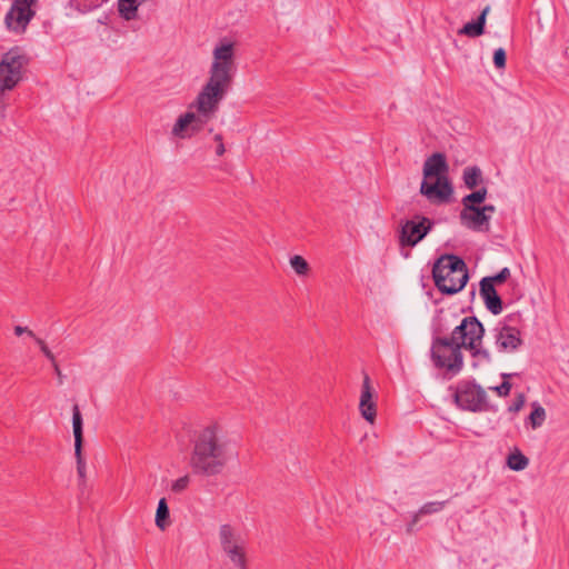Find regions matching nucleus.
Masks as SVG:
<instances>
[{
    "label": "nucleus",
    "mask_w": 569,
    "mask_h": 569,
    "mask_svg": "<svg viewBox=\"0 0 569 569\" xmlns=\"http://www.w3.org/2000/svg\"><path fill=\"white\" fill-rule=\"evenodd\" d=\"M493 63L498 69H503L506 67V51L503 48H498L495 50Z\"/></svg>",
    "instance_id": "nucleus-30"
},
{
    "label": "nucleus",
    "mask_w": 569,
    "mask_h": 569,
    "mask_svg": "<svg viewBox=\"0 0 569 569\" xmlns=\"http://www.w3.org/2000/svg\"><path fill=\"white\" fill-rule=\"evenodd\" d=\"M290 266L298 276H306L309 271V263L298 254L290 258Z\"/></svg>",
    "instance_id": "nucleus-28"
},
{
    "label": "nucleus",
    "mask_w": 569,
    "mask_h": 569,
    "mask_svg": "<svg viewBox=\"0 0 569 569\" xmlns=\"http://www.w3.org/2000/svg\"><path fill=\"white\" fill-rule=\"evenodd\" d=\"M213 139L217 142L216 154L219 156V157L223 156L224 152H226V148H224V144L222 142V136L221 134H216Z\"/></svg>",
    "instance_id": "nucleus-35"
},
{
    "label": "nucleus",
    "mask_w": 569,
    "mask_h": 569,
    "mask_svg": "<svg viewBox=\"0 0 569 569\" xmlns=\"http://www.w3.org/2000/svg\"><path fill=\"white\" fill-rule=\"evenodd\" d=\"M234 455V442L228 430L219 423H210L196 433L190 467L198 475L218 476Z\"/></svg>",
    "instance_id": "nucleus-1"
},
{
    "label": "nucleus",
    "mask_w": 569,
    "mask_h": 569,
    "mask_svg": "<svg viewBox=\"0 0 569 569\" xmlns=\"http://www.w3.org/2000/svg\"><path fill=\"white\" fill-rule=\"evenodd\" d=\"M453 189L448 177L423 179L420 193L431 203H446L450 200Z\"/></svg>",
    "instance_id": "nucleus-13"
},
{
    "label": "nucleus",
    "mask_w": 569,
    "mask_h": 569,
    "mask_svg": "<svg viewBox=\"0 0 569 569\" xmlns=\"http://www.w3.org/2000/svg\"><path fill=\"white\" fill-rule=\"evenodd\" d=\"M190 480H191V478H190L189 475H184V476L176 479L170 485V491L172 493H181V492H183L189 487Z\"/></svg>",
    "instance_id": "nucleus-29"
},
{
    "label": "nucleus",
    "mask_w": 569,
    "mask_h": 569,
    "mask_svg": "<svg viewBox=\"0 0 569 569\" xmlns=\"http://www.w3.org/2000/svg\"><path fill=\"white\" fill-rule=\"evenodd\" d=\"M487 197V189L481 188L477 191H473L467 196H465L461 200L462 207L471 206L479 207L478 204L482 203Z\"/></svg>",
    "instance_id": "nucleus-27"
},
{
    "label": "nucleus",
    "mask_w": 569,
    "mask_h": 569,
    "mask_svg": "<svg viewBox=\"0 0 569 569\" xmlns=\"http://www.w3.org/2000/svg\"><path fill=\"white\" fill-rule=\"evenodd\" d=\"M432 222L428 218H419L406 221L401 227L400 243L413 247L421 241L431 229Z\"/></svg>",
    "instance_id": "nucleus-14"
},
{
    "label": "nucleus",
    "mask_w": 569,
    "mask_h": 569,
    "mask_svg": "<svg viewBox=\"0 0 569 569\" xmlns=\"http://www.w3.org/2000/svg\"><path fill=\"white\" fill-rule=\"evenodd\" d=\"M236 72V42L222 38L213 47L208 79L230 87Z\"/></svg>",
    "instance_id": "nucleus-3"
},
{
    "label": "nucleus",
    "mask_w": 569,
    "mask_h": 569,
    "mask_svg": "<svg viewBox=\"0 0 569 569\" xmlns=\"http://www.w3.org/2000/svg\"><path fill=\"white\" fill-rule=\"evenodd\" d=\"M496 211L495 206L483 207H462L459 218L460 222L467 229L476 232H488L490 230V219Z\"/></svg>",
    "instance_id": "nucleus-11"
},
{
    "label": "nucleus",
    "mask_w": 569,
    "mask_h": 569,
    "mask_svg": "<svg viewBox=\"0 0 569 569\" xmlns=\"http://www.w3.org/2000/svg\"><path fill=\"white\" fill-rule=\"evenodd\" d=\"M13 330L17 336L27 335L28 337H30L32 339L36 338V335L33 333V331L30 330L28 327L16 326Z\"/></svg>",
    "instance_id": "nucleus-36"
},
{
    "label": "nucleus",
    "mask_w": 569,
    "mask_h": 569,
    "mask_svg": "<svg viewBox=\"0 0 569 569\" xmlns=\"http://www.w3.org/2000/svg\"><path fill=\"white\" fill-rule=\"evenodd\" d=\"M532 411L528 417V421L532 429L540 428L546 420V410L539 402L531 405Z\"/></svg>",
    "instance_id": "nucleus-25"
},
{
    "label": "nucleus",
    "mask_w": 569,
    "mask_h": 569,
    "mask_svg": "<svg viewBox=\"0 0 569 569\" xmlns=\"http://www.w3.org/2000/svg\"><path fill=\"white\" fill-rule=\"evenodd\" d=\"M500 397H506L511 390V385L508 381H503L500 386L491 388Z\"/></svg>",
    "instance_id": "nucleus-33"
},
{
    "label": "nucleus",
    "mask_w": 569,
    "mask_h": 569,
    "mask_svg": "<svg viewBox=\"0 0 569 569\" xmlns=\"http://www.w3.org/2000/svg\"><path fill=\"white\" fill-rule=\"evenodd\" d=\"M489 12V7H486L476 21L466 23L460 30V34L471 38L481 36L485 32L486 17Z\"/></svg>",
    "instance_id": "nucleus-20"
},
{
    "label": "nucleus",
    "mask_w": 569,
    "mask_h": 569,
    "mask_svg": "<svg viewBox=\"0 0 569 569\" xmlns=\"http://www.w3.org/2000/svg\"><path fill=\"white\" fill-rule=\"evenodd\" d=\"M72 430L74 437V456L77 460V472L81 480L86 479V462L82 458V416L77 405L72 408Z\"/></svg>",
    "instance_id": "nucleus-16"
},
{
    "label": "nucleus",
    "mask_w": 569,
    "mask_h": 569,
    "mask_svg": "<svg viewBox=\"0 0 569 569\" xmlns=\"http://www.w3.org/2000/svg\"><path fill=\"white\" fill-rule=\"evenodd\" d=\"M525 402H526V398L522 393H519L515 401L512 402V405L509 407V411L511 412H518L522 409V407L525 406Z\"/></svg>",
    "instance_id": "nucleus-32"
},
{
    "label": "nucleus",
    "mask_w": 569,
    "mask_h": 569,
    "mask_svg": "<svg viewBox=\"0 0 569 569\" xmlns=\"http://www.w3.org/2000/svg\"><path fill=\"white\" fill-rule=\"evenodd\" d=\"M206 123L194 111L189 109L178 117L172 126L171 136L177 139H189L199 132Z\"/></svg>",
    "instance_id": "nucleus-15"
},
{
    "label": "nucleus",
    "mask_w": 569,
    "mask_h": 569,
    "mask_svg": "<svg viewBox=\"0 0 569 569\" xmlns=\"http://www.w3.org/2000/svg\"><path fill=\"white\" fill-rule=\"evenodd\" d=\"M449 166L442 153H433L423 163V179L448 177Z\"/></svg>",
    "instance_id": "nucleus-17"
},
{
    "label": "nucleus",
    "mask_w": 569,
    "mask_h": 569,
    "mask_svg": "<svg viewBox=\"0 0 569 569\" xmlns=\"http://www.w3.org/2000/svg\"><path fill=\"white\" fill-rule=\"evenodd\" d=\"M373 393L370 386L369 377L366 376L362 383L359 410L361 416L370 423L376 419V405L372 400Z\"/></svg>",
    "instance_id": "nucleus-19"
},
{
    "label": "nucleus",
    "mask_w": 569,
    "mask_h": 569,
    "mask_svg": "<svg viewBox=\"0 0 569 569\" xmlns=\"http://www.w3.org/2000/svg\"><path fill=\"white\" fill-rule=\"evenodd\" d=\"M468 350L475 358V362L472 363L475 368L480 365H487L491 362V355L486 348L482 347V341L479 343H475V348Z\"/></svg>",
    "instance_id": "nucleus-24"
},
{
    "label": "nucleus",
    "mask_w": 569,
    "mask_h": 569,
    "mask_svg": "<svg viewBox=\"0 0 569 569\" xmlns=\"http://www.w3.org/2000/svg\"><path fill=\"white\" fill-rule=\"evenodd\" d=\"M169 508L167 505L166 498H161L158 502L157 511H156V526L160 530H164L169 525Z\"/></svg>",
    "instance_id": "nucleus-22"
},
{
    "label": "nucleus",
    "mask_w": 569,
    "mask_h": 569,
    "mask_svg": "<svg viewBox=\"0 0 569 569\" xmlns=\"http://www.w3.org/2000/svg\"><path fill=\"white\" fill-rule=\"evenodd\" d=\"M229 88L226 84L207 79L196 99L189 104V109L194 111L202 121L208 122L216 116Z\"/></svg>",
    "instance_id": "nucleus-4"
},
{
    "label": "nucleus",
    "mask_w": 569,
    "mask_h": 569,
    "mask_svg": "<svg viewBox=\"0 0 569 569\" xmlns=\"http://www.w3.org/2000/svg\"><path fill=\"white\" fill-rule=\"evenodd\" d=\"M510 276V270L506 267L500 270L495 277H487L488 279H492V284L495 282L501 283Z\"/></svg>",
    "instance_id": "nucleus-34"
},
{
    "label": "nucleus",
    "mask_w": 569,
    "mask_h": 569,
    "mask_svg": "<svg viewBox=\"0 0 569 569\" xmlns=\"http://www.w3.org/2000/svg\"><path fill=\"white\" fill-rule=\"evenodd\" d=\"M455 401L461 409L482 411L487 405V392L479 385L461 382L455 393Z\"/></svg>",
    "instance_id": "nucleus-10"
},
{
    "label": "nucleus",
    "mask_w": 569,
    "mask_h": 569,
    "mask_svg": "<svg viewBox=\"0 0 569 569\" xmlns=\"http://www.w3.org/2000/svg\"><path fill=\"white\" fill-rule=\"evenodd\" d=\"M33 3L34 2L32 1L24 0H16L12 3L10 10L4 17L6 26L10 31L16 33H22L26 31L27 26L34 14L31 10V6Z\"/></svg>",
    "instance_id": "nucleus-12"
},
{
    "label": "nucleus",
    "mask_w": 569,
    "mask_h": 569,
    "mask_svg": "<svg viewBox=\"0 0 569 569\" xmlns=\"http://www.w3.org/2000/svg\"><path fill=\"white\" fill-rule=\"evenodd\" d=\"M431 357L438 368H445L457 375L463 366V357L458 345L450 342L447 337L437 338L432 342Z\"/></svg>",
    "instance_id": "nucleus-7"
},
{
    "label": "nucleus",
    "mask_w": 569,
    "mask_h": 569,
    "mask_svg": "<svg viewBox=\"0 0 569 569\" xmlns=\"http://www.w3.org/2000/svg\"><path fill=\"white\" fill-rule=\"evenodd\" d=\"M529 465V459L518 449L507 457V466L513 471H522Z\"/></svg>",
    "instance_id": "nucleus-21"
},
{
    "label": "nucleus",
    "mask_w": 569,
    "mask_h": 569,
    "mask_svg": "<svg viewBox=\"0 0 569 569\" xmlns=\"http://www.w3.org/2000/svg\"><path fill=\"white\" fill-rule=\"evenodd\" d=\"M52 365L54 367V371H56L57 376L59 377V382L62 383V373H61L57 362L54 361V363H52Z\"/></svg>",
    "instance_id": "nucleus-37"
},
{
    "label": "nucleus",
    "mask_w": 569,
    "mask_h": 569,
    "mask_svg": "<svg viewBox=\"0 0 569 569\" xmlns=\"http://www.w3.org/2000/svg\"><path fill=\"white\" fill-rule=\"evenodd\" d=\"M518 317V315H509L505 318L503 322H500L493 328L495 346L499 352L512 353L522 345L520 331L510 325L515 322Z\"/></svg>",
    "instance_id": "nucleus-9"
},
{
    "label": "nucleus",
    "mask_w": 569,
    "mask_h": 569,
    "mask_svg": "<svg viewBox=\"0 0 569 569\" xmlns=\"http://www.w3.org/2000/svg\"><path fill=\"white\" fill-rule=\"evenodd\" d=\"M221 550L237 569H248L247 541L231 525H221L218 531Z\"/></svg>",
    "instance_id": "nucleus-5"
},
{
    "label": "nucleus",
    "mask_w": 569,
    "mask_h": 569,
    "mask_svg": "<svg viewBox=\"0 0 569 569\" xmlns=\"http://www.w3.org/2000/svg\"><path fill=\"white\" fill-rule=\"evenodd\" d=\"M27 58L14 47L0 57V96L13 90L23 77Z\"/></svg>",
    "instance_id": "nucleus-6"
},
{
    "label": "nucleus",
    "mask_w": 569,
    "mask_h": 569,
    "mask_svg": "<svg viewBox=\"0 0 569 569\" xmlns=\"http://www.w3.org/2000/svg\"><path fill=\"white\" fill-rule=\"evenodd\" d=\"M480 295L491 313L499 315L502 311V301L492 284V279L483 278L480 281Z\"/></svg>",
    "instance_id": "nucleus-18"
},
{
    "label": "nucleus",
    "mask_w": 569,
    "mask_h": 569,
    "mask_svg": "<svg viewBox=\"0 0 569 569\" xmlns=\"http://www.w3.org/2000/svg\"><path fill=\"white\" fill-rule=\"evenodd\" d=\"M485 328L482 323L473 316L465 317L461 322L455 327L450 337L447 339L460 349H473L475 343L482 341Z\"/></svg>",
    "instance_id": "nucleus-8"
},
{
    "label": "nucleus",
    "mask_w": 569,
    "mask_h": 569,
    "mask_svg": "<svg viewBox=\"0 0 569 569\" xmlns=\"http://www.w3.org/2000/svg\"><path fill=\"white\" fill-rule=\"evenodd\" d=\"M443 507H445L443 501H432V502L425 503L419 509V511L413 516V520H412V523L410 525L409 529H411L412 526L418 522L420 516L439 512L443 509Z\"/></svg>",
    "instance_id": "nucleus-26"
},
{
    "label": "nucleus",
    "mask_w": 569,
    "mask_h": 569,
    "mask_svg": "<svg viewBox=\"0 0 569 569\" xmlns=\"http://www.w3.org/2000/svg\"><path fill=\"white\" fill-rule=\"evenodd\" d=\"M432 277L436 287L446 295L461 291L468 282L465 261L455 254H443L433 264Z\"/></svg>",
    "instance_id": "nucleus-2"
},
{
    "label": "nucleus",
    "mask_w": 569,
    "mask_h": 569,
    "mask_svg": "<svg viewBox=\"0 0 569 569\" xmlns=\"http://www.w3.org/2000/svg\"><path fill=\"white\" fill-rule=\"evenodd\" d=\"M33 340L36 341V343L39 346L40 350L42 351V353L52 362L54 363V356L53 353L50 351V349L47 347V345L44 343V341L40 338H38L36 336V338H33Z\"/></svg>",
    "instance_id": "nucleus-31"
},
{
    "label": "nucleus",
    "mask_w": 569,
    "mask_h": 569,
    "mask_svg": "<svg viewBox=\"0 0 569 569\" xmlns=\"http://www.w3.org/2000/svg\"><path fill=\"white\" fill-rule=\"evenodd\" d=\"M462 179L467 188L473 189L481 182V170L478 167H467L463 170Z\"/></svg>",
    "instance_id": "nucleus-23"
}]
</instances>
